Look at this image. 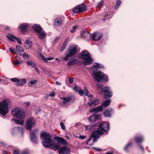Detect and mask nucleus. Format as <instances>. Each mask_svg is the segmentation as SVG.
I'll return each mask as SVG.
<instances>
[{
	"label": "nucleus",
	"instance_id": "nucleus-1",
	"mask_svg": "<svg viewBox=\"0 0 154 154\" xmlns=\"http://www.w3.org/2000/svg\"><path fill=\"white\" fill-rule=\"evenodd\" d=\"M41 137L43 140L42 145L45 147L50 148L53 146L54 150H57L60 147L61 143L66 145L67 143L62 138L57 137H54V139L57 141L53 144L51 137L50 134L45 132H42L41 134Z\"/></svg>",
	"mask_w": 154,
	"mask_h": 154
},
{
	"label": "nucleus",
	"instance_id": "nucleus-2",
	"mask_svg": "<svg viewBox=\"0 0 154 154\" xmlns=\"http://www.w3.org/2000/svg\"><path fill=\"white\" fill-rule=\"evenodd\" d=\"M102 65L98 63H94L93 68V71L94 72V78L97 82H105L108 80L107 76L103 73L100 71L95 72L97 70L98 68H103Z\"/></svg>",
	"mask_w": 154,
	"mask_h": 154
},
{
	"label": "nucleus",
	"instance_id": "nucleus-3",
	"mask_svg": "<svg viewBox=\"0 0 154 154\" xmlns=\"http://www.w3.org/2000/svg\"><path fill=\"white\" fill-rule=\"evenodd\" d=\"M11 105V102L9 100H5L0 103V113L4 116L8 112V108Z\"/></svg>",
	"mask_w": 154,
	"mask_h": 154
},
{
	"label": "nucleus",
	"instance_id": "nucleus-4",
	"mask_svg": "<svg viewBox=\"0 0 154 154\" xmlns=\"http://www.w3.org/2000/svg\"><path fill=\"white\" fill-rule=\"evenodd\" d=\"M11 112L13 115L19 119H24L25 114L23 110L20 107H16L12 109Z\"/></svg>",
	"mask_w": 154,
	"mask_h": 154
},
{
	"label": "nucleus",
	"instance_id": "nucleus-5",
	"mask_svg": "<svg viewBox=\"0 0 154 154\" xmlns=\"http://www.w3.org/2000/svg\"><path fill=\"white\" fill-rule=\"evenodd\" d=\"M81 57L84 60L83 64L85 65H87L93 63V60L90 57V54L87 51H85L82 52Z\"/></svg>",
	"mask_w": 154,
	"mask_h": 154
},
{
	"label": "nucleus",
	"instance_id": "nucleus-6",
	"mask_svg": "<svg viewBox=\"0 0 154 154\" xmlns=\"http://www.w3.org/2000/svg\"><path fill=\"white\" fill-rule=\"evenodd\" d=\"M33 28L40 39H43L45 38V33L39 25L34 24L33 26Z\"/></svg>",
	"mask_w": 154,
	"mask_h": 154
},
{
	"label": "nucleus",
	"instance_id": "nucleus-7",
	"mask_svg": "<svg viewBox=\"0 0 154 154\" xmlns=\"http://www.w3.org/2000/svg\"><path fill=\"white\" fill-rule=\"evenodd\" d=\"M77 49L76 47L69 48L67 53L66 54V57L63 60L67 61L69 60V57L74 55L77 52Z\"/></svg>",
	"mask_w": 154,
	"mask_h": 154
},
{
	"label": "nucleus",
	"instance_id": "nucleus-8",
	"mask_svg": "<svg viewBox=\"0 0 154 154\" xmlns=\"http://www.w3.org/2000/svg\"><path fill=\"white\" fill-rule=\"evenodd\" d=\"M35 119L32 118L29 119L26 122V128L27 130H31L32 127L35 125Z\"/></svg>",
	"mask_w": 154,
	"mask_h": 154
},
{
	"label": "nucleus",
	"instance_id": "nucleus-9",
	"mask_svg": "<svg viewBox=\"0 0 154 154\" xmlns=\"http://www.w3.org/2000/svg\"><path fill=\"white\" fill-rule=\"evenodd\" d=\"M86 10V5L83 4H82L76 6L75 9H73V11L74 13H77L78 12L85 11Z\"/></svg>",
	"mask_w": 154,
	"mask_h": 154
},
{
	"label": "nucleus",
	"instance_id": "nucleus-10",
	"mask_svg": "<svg viewBox=\"0 0 154 154\" xmlns=\"http://www.w3.org/2000/svg\"><path fill=\"white\" fill-rule=\"evenodd\" d=\"M38 131V130H36L31 131L30 134V137L32 141L35 143H38V141L37 139V135L36 132Z\"/></svg>",
	"mask_w": 154,
	"mask_h": 154
},
{
	"label": "nucleus",
	"instance_id": "nucleus-11",
	"mask_svg": "<svg viewBox=\"0 0 154 154\" xmlns=\"http://www.w3.org/2000/svg\"><path fill=\"white\" fill-rule=\"evenodd\" d=\"M102 90L104 92V95L105 98H109L112 96V92L110 91V88L109 87H105L103 89H102Z\"/></svg>",
	"mask_w": 154,
	"mask_h": 154
},
{
	"label": "nucleus",
	"instance_id": "nucleus-12",
	"mask_svg": "<svg viewBox=\"0 0 154 154\" xmlns=\"http://www.w3.org/2000/svg\"><path fill=\"white\" fill-rule=\"evenodd\" d=\"M109 123L106 122L102 123L97 126L98 129H101L102 131L106 132L109 129Z\"/></svg>",
	"mask_w": 154,
	"mask_h": 154
},
{
	"label": "nucleus",
	"instance_id": "nucleus-13",
	"mask_svg": "<svg viewBox=\"0 0 154 154\" xmlns=\"http://www.w3.org/2000/svg\"><path fill=\"white\" fill-rule=\"evenodd\" d=\"M103 134V131L98 129V130L94 131L92 133L91 136L93 138H96L97 140V139L99 138Z\"/></svg>",
	"mask_w": 154,
	"mask_h": 154
},
{
	"label": "nucleus",
	"instance_id": "nucleus-14",
	"mask_svg": "<svg viewBox=\"0 0 154 154\" xmlns=\"http://www.w3.org/2000/svg\"><path fill=\"white\" fill-rule=\"evenodd\" d=\"M70 150L66 147H63L58 151V153L60 154H70Z\"/></svg>",
	"mask_w": 154,
	"mask_h": 154
},
{
	"label": "nucleus",
	"instance_id": "nucleus-15",
	"mask_svg": "<svg viewBox=\"0 0 154 154\" xmlns=\"http://www.w3.org/2000/svg\"><path fill=\"white\" fill-rule=\"evenodd\" d=\"M7 38L10 40L14 41L15 40H16L20 44H22V42L20 39L18 38L13 35H9L7 36Z\"/></svg>",
	"mask_w": 154,
	"mask_h": 154
},
{
	"label": "nucleus",
	"instance_id": "nucleus-16",
	"mask_svg": "<svg viewBox=\"0 0 154 154\" xmlns=\"http://www.w3.org/2000/svg\"><path fill=\"white\" fill-rule=\"evenodd\" d=\"M102 37L101 33L97 32H95L92 35V38L94 41H97L100 39Z\"/></svg>",
	"mask_w": 154,
	"mask_h": 154
},
{
	"label": "nucleus",
	"instance_id": "nucleus-17",
	"mask_svg": "<svg viewBox=\"0 0 154 154\" xmlns=\"http://www.w3.org/2000/svg\"><path fill=\"white\" fill-rule=\"evenodd\" d=\"M99 104L98 100L97 99H94L88 102V104L90 107H92L98 105Z\"/></svg>",
	"mask_w": 154,
	"mask_h": 154
},
{
	"label": "nucleus",
	"instance_id": "nucleus-18",
	"mask_svg": "<svg viewBox=\"0 0 154 154\" xmlns=\"http://www.w3.org/2000/svg\"><path fill=\"white\" fill-rule=\"evenodd\" d=\"M103 106L101 105V106L91 109L90 110V112H95L96 113L100 112L103 110Z\"/></svg>",
	"mask_w": 154,
	"mask_h": 154
},
{
	"label": "nucleus",
	"instance_id": "nucleus-19",
	"mask_svg": "<svg viewBox=\"0 0 154 154\" xmlns=\"http://www.w3.org/2000/svg\"><path fill=\"white\" fill-rule=\"evenodd\" d=\"M99 117L98 115L95 114L90 116L89 118V121L91 122H93L96 121Z\"/></svg>",
	"mask_w": 154,
	"mask_h": 154
},
{
	"label": "nucleus",
	"instance_id": "nucleus-20",
	"mask_svg": "<svg viewBox=\"0 0 154 154\" xmlns=\"http://www.w3.org/2000/svg\"><path fill=\"white\" fill-rule=\"evenodd\" d=\"M97 141V140L96 138H94L91 136L89 139L88 140L87 144L91 146L93 145L94 143Z\"/></svg>",
	"mask_w": 154,
	"mask_h": 154
},
{
	"label": "nucleus",
	"instance_id": "nucleus-21",
	"mask_svg": "<svg viewBox=\"0 0 154 154\" xmlns=\"http://www.w3.org/2000/svg\"><path fill=\"white\" fill-rule=\"evenodd\" d=\"M17 51V53L23 56L25 54V52L23 48L19 45L16 46Z\"/></svg>",
	"mask_w": 154,
	"mask_h": 154
},
{
	"label": "nucleus",
	"instance_id": "nucleus-22",
	"mask_svg": "<svg viewBox=\"0 0 154 154\" xmlns=\"http://www.w3.org/2000/svg\"><path fill=\"white\" fill-rule=\"evenodd\" d=\"M81 35L82 38H85L87 37H90L91 35L88 31L84 30L82 31Z\"/></svg>",
	"mask_w": 154,
	"mask_h": 154
},
{
	"label": "nucleus",
	"instance_id": "nucleus-23",
	"mask_svg": "<svg viewBox=\"0 0 154 154\" xmlns=\"http://www.w3.org/2000/svg\"><path fill=\"white\" fill-rule=\"evenodd\" d=\"M71 98L69 97H63L61 99L62 100L61 103L63 105H65L70 100Z\"/></svg>",
	"mask_w": 154,
	"mask_h": 154
},
{
	"label": "nucleus",
	"instance_id": "nucleus-24",
	"mask_svg": "<svg viewBox=\"0 0 154 154\" xmlns=\"http://www.w3.org/2000/svg\"><path fill=\"white\" fill-rule=\"evenodd\" d=\"M24 119H20L21 120H18L15 119H13L12 121H13L16 124L22 125L24 123Z\"/></svg>",
	"mask_w": 154,
	"mask_h": 154
},
{
	"label": "nucleus",
	"instance_id": "nucleus-25",
	"mask_svg": "<svg viewBox=\"0 0 154 154\" xmlns=\"http://www.w3.org/2000/svg\"><path fill=\"white\" fill-rule=\"evenodd\" d=\"M96 126V125H85V128L86 130H90L91 131H92L95 128V127Z\"/></svg>",
	"mask_w": 154,
	"mask_h": 154
},
{
	"label": "nucleus",
	"instance_id": "nucleus-26",
	"mask_svg": "<svg viewBox=\"0 0 154 154\" xmlns=\"http://www.w3.org/2000/svg\"><path fill=\"white\" fill-rule=\"evenodd\" d=\"M62 23V20L60 18H57L54 20V24L57 26H60Z\"/></svg>",
	"mask_w": 154,
	"mask_h": 154
},
{
	"label": "nucleus",
	"instance_id": "nucleus-27",
	"mask_svg": "<svg viewBox=\"0 0 154 154\" xmlns=\"http://www.w3.org/2000/svg\"><path fill=\"white\" fill-rule=\"evenodd\" d=\"M78 63V60L77 59H75L72 60L69 62L67 63V65L68 67H70L75 64Z\"/></svg>",
	"mask_w": 154,
	"mask_h": 154
},
{
	"label": "nucleus",
	"instance_id": "nucleus-28",
	"mask_svg": "<svg viewBox=\"0 0 154 154\" xmlns=\"http://www.w3.org/2000/svg\"><path fill=\"white\" fill-rule=\"evenodd\" d=\"M28 26V25L27 23H24L20 26L19 28L21 31L24 32L26 30Z\"/></svg>",
	"mask_w": 154,
	"mask_h": 154
},
{
	"label": "nucleus",
	"instance_id": "nucleus-29",
	"mask_svg": "<svg viewBox=\"0 0 154 154\" xmlns=\"http://www.w3.org/2000/svg\"><path fill=\"white\" fill-rule=\"evenodd\" d=\"M26 80L25 79H19L17 84L20 85H22L26 83Z\"/></svg>",
	"mask_w": 154,
	"mask_h": 154
},
{
	"label": "nucleus",
	"instance_id": "nucleus-30",
	"mask_svg": "<svg viewBox=\"0 0 154 154\" xmlns=\"http://www.w3.org/2000/svg\"><path fill=\"white\" fill-rule=\"evenodd\" d=\"M25 46L27 49L30 48L32 46V42L30 41L27 40L26 41Z\"/></svg>",
	"mask_w": 154,
	"mask_h": 154
},
{
	"label": "nucleus",
	"instance_id": "nucleus-31",
	"mask_svg": "<svg viewBox=\"0 0 154 154\" xmlns=\"http://www.w3.org/2000/svg\"><path fill=\"white\" fill-rule=\"evenodd\" d=\"M112 110L111 109H109L106 110L104 113V116L106 117H110V113Z\"/></svg>",
	"mask_w": 154,
	"mask_h": 154
},
{
	"label": "nucleus",
	"instance_id": "nucleus-32",
	"mask_svg": "<svg viewBox=\"0 0 154 154\" xmlns=\"http://www.w3.org/2000/svg\"><path fill=\"white\" fill-rule=\"evenodd\" d=\"M110 102V99L106 100L102 104L104 108H106V107L108 106Z\"/></svg>",
	"mask_w": 154,
	"mask_h": 154
},
{
	"label": "nucleus",
	"instance_id": "nucleus-33",
	"mask_svg": "<svg viewBox=\"0 0 154 154\" xmlns=\"http://www.w3.org/2000/svg\"><path fill=\"white\" fill-rule=\"evenodd\" d=\"M23 61H22L19 60H13L12 62L13 64L15 66H18L19 64L22 63Z\"/></svg>",
	"mask_w": 154,
	"mask_h": 154
},
{
	"label": "nucleus",
	"instance_id": "nucleus-34",
	"mask_svg": "<svg viewBox=\"0 0 154 154\" xmlns=\"http://www.w3.org/2000/svg\"><path fill=\"white\" fill-rule=\"evenodd\" d=\"M135 140L136 143H140L142 142L143 138L142 137L137 136L135 138Z\"/></svg>",
	"mask_w": 154,
	"mask_h": 154
},
{
	"label": "nucleus",
	"instance_id": "nucleus-35",
	"mask_svg": "<svg viewBox=\"0 0 154 154\" xmlns=\"http://www.w3.org/2000/svg\"><path fill=\"white\" fill-rule=\"evenodd\" d=\"M121 3L122 2L121 1L117 0L116 1V5L114 7V9H117L120 6Z\"/></svg>",
	"mask_w": 154,
	"mask_h": 154
},
{
	"label": "nucleus",
	"instance_id": "nucleus-36",
	"mask_svg": "<svg viewBox=\"0 0 154 154\" xmlns=\"http://www.w3.org/2000/svg\"><path fill=\"white\" fill-rule=\"evenodd\" d=\"M36 83V80H32L28 83V85L30 87H32Z\"/></svg>",
	"mask_w": 154,
	"mask_h": 154
},
{
	"label": "nucleus",
	"instance_id": "nucleus-37",
	"mask_svg": "<svg viewBox=\"0 0 154 154\" xmlns=\"http://www.w3.org/2000/svg\"><path fill=\"white\" fill-rule=\"evenodd\" d=\"M26 63L29 66H31L32 67H34L35 66V64L33 62H32L30 60H27L26 61Z\"/></svg>",
	"mask_w": 154,
	"mask_h": 154
},
{
	"label": "nucleus",
	"instance_id": "nucleus-38",
	"mask_svg": "<svg viewBox=\"0 0 154 154\" xmlns=\"http://www.w3.org/2000/svg\"><path fill=\"white\" fill-rule=\"evenodd\" d=\"M132 145V143H128L125 147L124 150L125 151H127L129 148Z\"/></svg>",
	"mask_w": 154,
	"mask_h": 154
},
{
	"label": "nucleus",
	"instance_id": "nucleus-39",
	"mask_svg": "<svg viewBox=\"0 0 154 154\" xmlns=\"http://www.w3.org/2000/svg\"><path fill=\"white\" fill-rule=\"evenodd\" d=\"M78 26L77 25H75L72 28L70 32H74L75 31V29L78 28Z\"/></svg>",
	"mask_w": 154,
	"mask_h": 154
},
{
	"label": "nucleus",
	"instance_id": "nucleus-40",
	"mask_svg": "<svg viewBox=\"0 0 154 154\" xmlns=\"http://www.w3.org/2000/svg\"><path fill=\"white\" fill-rule=\"evenodd\" d=\"M83 91H84V92H85V95H86V96L88 95V90H87V89L86 87H84V88Z\"/></svg>",
	"mask_w": 154,
	"mask_h": 154
},
{
	"label": "nucleus",
	"instance_id": "nucleus-41",
	"mask_svg": "<svg viewBox=\"0 0 154 154\" xmlns=\"http://www.w3.org/2000/svg\"><path fill=\"white\" fill-rule=\"evenodd\" d=\"M15 129L19 131L22 134L23 132V129L22 128L19 127H17L15 128Z\"/></svg>",
	"mask_w": 154,
	"mask_h": 154
},
{
	"label": "nucleus",
	"instance_id": "nucleus-42",
	"mask_svg": "<svg viewBox=\"0 0 154 154\" xmlns=\"http://www.w3.org/2000/svg\"><path fill=\"white\" fill-rule=\"evenodd\" d=\"M11 80L13 82H17L18 83V82L19 81V79L16 78H12L11 79Z\"/></svg>",
	"mask_w": 154,
	"mask_h": 154
},
{
	"label": "nucleus",
	"instance_id": "nucleus-43",
	"mask_svg": "<svg viewBox=\"0 0 154 154\" xmlns=\"http://www.w3.org/2000/svg\"><path fill=\"white\" fill-rule=\"evenodd\" d=\"M60 125L61 128L63 130L65 129V127L64 124L62 122H61L60 123Z\"/></svg>",
	"mask_w": 154,
	"mask_h": 154
},
{
	"label": "nucleus",
	"instance_id": "nucleus-44",
	"mask_svg": "<svg viewBox=\"0 0 154 154\" xmlns=\"http://www.w3.org/2000/svg\"><path fill=\"white\" fill-rule=\"evenodd\" d=\"M84 91L82 89H80L79 91V93L80 95H82L84 94Z\"/></svg>",
	"mask_w": 154,
	"mask_h": 154
},
{
	"label": "nucleus",
	"instance_id": "nucleus-45",
	"mask_svg": "<svg viewBox=\"0 0 154 154\" xmlns=\"http://www.w3.org/2000/svg\"><path fill=\"white\" fill-rule=\"evenodd\" d=\"M29 104V102H26L24 103H23V105L26 107H28Z\"/></svg>",
	"mask_w": 154,
	"mask_h": 154
},
{
	"label": "nucleus",
	"instance_id": "nucleus-46",
	"mask_svg": "<svg viewBox=\"0 0 154 154\" xmlns=\"http://www.w3.org/2000/svg\"><path fill=\"white\" fill-rule=\"evenodd\" d=\"M40 56L42 58L44 61L46 62L47 61V59L42 54H40Z\"/></svg>",
	"mask_w": 154,
	"mask_h": 154
},
{
	"label": "nucleus",
	"instance_id": "nucleus-47",
	"mask_svg": "<svg viewBox=\"0 0 154 154\" xmlns=\"http://www.w3.org/2000/svg\"><path fill=\"white\" fill-rule=\"evenodd\" d=\"M103 4V3L102 2H100L97 5V7L99 8H100L101 5Z\"/></svg>",
	"mask_w": 154,
	"mask_h": 154
},
{
	"label": "nucleus",
	"instance_id": "nucleus-48",
	"mask_svg": "<svg viewBox=\"0 0 154 154\" xmlns=\"http://www.w3.org/2000/svg\"><path fill=\"white\" fill-rule=\"evenodd\" d=\"M9 51L11 53H15L16 52L15 50L14 49H13L11 48H10Z\"/></svg>",
	"mask_w": 154,
	"mask_h": 154
},
{
	"label": "nucleus",
	"instance_id": "nucleus-49",
	"mask_svg": "<svg viewBox=\"0 0 154 154\" xmlns=\"http://www.w3.org/2000/svg\"><path fill=\"white\" fill-rule=\"evenodd\" d=\"M86 137L85 136L80 135L79 138L81 139L84 140L86 138Z\"/></svg>",
	"mask_w": 154,
	"mask_h": 154
},
{
	"label": "nucleus",
	"instance_id": "nucleus-50",
	"mask_svg": "<svg viewBox=\"0 0 154 154\" xmlns=\"http://www.w3.org/2000/svg\"><path fill=\"white\" fill-rule=\"evenodd\" d=\"M74 81V79L73 78H71L69 79V82L71 83H72Z\"/></svg>",
	"mask_w": 154,
	"mask_h": 154
},
{
	"label": "nucleus",
	"instance_id": "nucleus-51",
	"mask_svg": "<svg viewBox=\"0 0 154 154\" xmlns=\"http://www.w3.org/2000/svg\"><path fill=\"white\" fill-rule=\"evenodd\" d=\"M22 154H29V152L28 150H24L22 152Z\"/></svg>",
	"mask_w": 154,
	"mask_h": 154
},
{
	"label": "nucleus",
	"instance_id": "nucleus-52",
	"mask_svg": "<svg viewBox=\"0 0 154 154\" xmlns=\"http://www.w3.org/2000/svg\"><path fill=\"white\" fill-rule=\"evenodd\" d=\"M55 95V94L54 92H52L49 94V96L51 97H53Z\"/></svg>",
	"mask_w": 154,
	"mask_h": 154
},
{
	"label": "nucleus",
	"instance_id": "nucleus-53",
	"mask_svg": "<svg viewBox=\"0 0 154 154\" xmlns=\"http://www.w3.org/2000/svg\"><path fill=\"white\" fill-rule=\"evenodd\" d=\"M75 91L79 92V91L80 90L79 88L77 87H75L74 88Z\"/></svg>",
	"mask_w": 154,
	"mask_h": 154
},
{
	"label": "nucleus",
	"instance_id": "nucleus-54",
	"mask_svg": "<svg viewBox=\"0 0 154 154\" xmlns=\"http://www.w3.org/2000/svg\"><path fill=\"white\" fill-rule=\"evenodd\" d=\"M35 68V69L36 71H37L38 74H39L40 73V71L36 67V65H35V66L33 67Z\"/></svg>",
	"mask_w": 154,
	"mask_h": 154
},
{
	"label": "nucleus",
	"instance_id": "nucleus-55",
	"mask_svg": "<svg viewBox=\"0 0 154 154\" xmlns=\"http://www.w3.org/2000/svg\"><path fill=\"white\" fill-rule=\"evenodd\" d=\"M114 152L113 151L111 150L106 152L105 154H113Z\"/></svg>",
	"mask_w": 154,
	"mask_h": 154
},
{
	"label": "nucleus",
	"instance_id": "nucleus-56",
	"mask_svg": "<svg viewBox=\"0 0 154 154\" xmlns=\"http://www.w3.org/2000/svg\"><path fill=\"white\" fill-rule=\"evenodd\" d=\"M54 59V57H48L47 58H46V59H47V61H46V62H48V60H53Z\"/></svg>",
	"mask_w": 154,
	"mask_h": 154
},
{
	"label": "nucleus",
	"instance_id": "nucleus-57",
	"mask_svg": "<svg viewBox=\"0 0 154 154\" xmlns=\"http://www.w3.org/2000/svg\"><path fill=\"white\" fill-rule=\"evenodd\" d=\"M14 154H18L19 151L17 149H15L13 151Z\"/></svg>",
	"mask_w": 154,
	"mask_h": 154
},
{
	"label": "nucleus",
	"instance_id": "nucleus-58",
	"mask_svg": "<svg viewBox=\"0 0 154 154\" xmlns=\"http://www.w3.org/2000/svg\"><path fill=\"white\" fill-rule=\"evenodd\" d=\"M66 47V45H63V47L61 48L60 52H62L65 48Z\"/></svg>",
	"mask_w": 154,
	"mask_h": 154
},
{
	"label": "nucleus",
	"instance_id": "nucleus-59",
	"mask_svg": "<svg viewBox=\"0 0 154 154\" xmlns=\"http://www.w3.org/2000/svg\"><path fill=\"white\" fill-rule=\"evenodd\" d=\"M93 149L97 151H101V149L98 148L94 147Z\"/></svg>",
	"mask_w": 154,
	"mask_h": 154
},
{
	"label": "nucleus",
	"instance_id": "nucleus-60",
	"mask_svg": "<svg viewBox=\"0 0 154 154\" xmlns=\"http://www.w3.org/2000/svg\"><path fill=\"white\" fill-rule=\"evenodd\" d=\"M139 147L140 149L142 150L143 152L144 151V149L143 147L141 145H139Z\"/></svg>",
	"mask_w": 154,
	"mask_h": 154
},
{
	"label": "nucleus",
	"instance_id": "nucleus-61",
	"mask_svg": "<svg viewBox=\"0 0 154 154\" xmlns=\"http://www.w3.org/2000/svg\"><path fill=\"white\" fill-rule=\"evenodd\" d=\"M44 72L46 75H49V72L46 70H44Z\"/></svg>",
	"mask_w": 154,
	"mask_h": 154
},
{
	"label": "nucleus",
	"instance_id": "nucleus-62",
	"mask_svg": "<svg viewBox=\"0 0 154 154\" xmlns=\"http://www.w3.org/2000/svg\"><path fill=\"white\" fill-rule=\"evenodd\" d=\"M23 56H26L27 57H29V54H24Z\"/></svg>",
	"mask_w": 154,
	"mask_h": 154
},
{
	"label": "nucleus",
	"instance_id": "nucleus-63",
	"mask_svg": "<svg viewBox=\"0 0 154 154\" xmlns=\"http://www.w3.org/2000/svg\"><path fill=\"white\" fill-rule=\"evenodd\" d=\"M2 153L3 154H7V152L5 151H3Z\"/></svg>",
	"mask_w": 154,
	"mask_h": 154
},
{
	"label": "nucleus",
	"instance_id": "nucleus-64",
	"mask_svg": "<svg viewBox=\"0 0 154 154\" xmlns=\"http://www.w3.org/2000/svg\"><path fill=\"white\" fill-rule=\"evenodd\" d=\"M56 84L58 85H60L61 84V83H60L58 82L57 81H56Z\"/></svg>",
	"mask_w": 154,
	"mask_h": 154
}]
</instances>
